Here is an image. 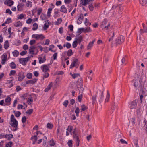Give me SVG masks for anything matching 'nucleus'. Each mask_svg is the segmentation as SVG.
<instances>
[{
	"label": "nucleus",
	"instance_id": "obj_47",
	"mask_svg": "<svg viewBox=\"0 0 147 147\" xmlns=\"http://www.w3.org/2000/svg\"><path fill=\"white\" fill-rule=\"evenodd\" d=\"M80 76V75L79 74H73L72 75V76L73 78L75 79L76 78L78 77V76Z\"/></svg>",
	"mask_w": 147,
	"mask_h": 147
},
{
	"label": "nucleus",
	"instance_id": "obj_44",
	"mask_svg": "<svg viewBox=\"0 0 147 147\" xmlns=\"http://www.w3.org/2000/svg\"><path fill=\"white\" fill-rule=\"evenodd\" d=\"M82 96V93H81L80 95L78 97V100L80 102H81V99Z\"/></svg>",
	"mask_w": 147,
	"mask_h": 147
},
{
	"label": "nucleus",
	"instance_id": "obj_15",
	"mask_svg": "<svg viewBox=\"0 0 147 147\" xmlns=\"http://www.w3.org/2000/svg\"><path fill=\"white\" fill-rule=\"evenodd\" d=\"M83 14H81L79 16L78 21L77 22V23L78 24H80L81 23L83 20Z\"/></svg>",
	"mask_w": 147,
	"mask_h": 147
},
{
	"label": "nucleus",
	"instance_id": "obj_59",
	"mask_svg": "<svg viewBox=\"0 0 147 147\" xmlns=\"http://www.w3.org/2000/svg\"><path fill=\"white\" fill-rule=\"evenodd\" d=\"M32 21V20L31 18H29L27 20L26 23L28 24H30Z\"/></svg>",
	"mask_w": 147,
	"mask_h": 147
},
{
	"label": "nucleus",
	"instance_id": "obj_14",
	"mask_svg": "<svg viewBox=\"0 0 147 147\" xmlns=\"http://www.w3.org/2000/svg\"><path fill=\"white\" fill-rule=\"evenodd\" d=\"M67 10L64 5H62L61 7L60 11L65 13H66Z\"/></svg>",
	"mask_w": 147,
	"mask_h": 147
},
{
	"label": "nucleus",
	"instance_id": "obj_26",
	"mask_svg": "<svg viewBox=\"0 0 147 147\" xmlns=\"http://www.w3.org/2000/svg\"><path fill=\"white\" fill-rule=\"evenodd\" d=\"M22 23L20 21H18L14 24V26L16 27L22 26Z\"/></svg>",
	"mask_w": 147,
	"mask_h": 147
},
{
	"label": "nucleus",
	"instance_id": "obj_40",
	"mask_svg": "<svg viewBox=\"0 0 147 147\" xmlns=\"http://www.w3.org/2000/svg\"><path fill=\"white\" fill-rule=\"evenodd\" d=\"M75 113L76 114V115L78 116L79 115V109L78 107H76L75 110Z\"/></svg>",
	"mask_w": 147,
	"mask_h": 147
},
{
	"label": "nucleus",
	"instance_id": "obj_36",
	"mask_svg": "<svg viewBox=\"0 0 147 147\" xmlns=\"http://www.w3.org/2000/svg\"><path fill=\"white\" fill-rule=\"evenodd\" d=\"M37 80L36 78H34L33 80H30L29 82H30V84H34L37 82Z\"/></svg>",
	"mask_w": 147,
	"mask_h": 147
},
{
	"label": "nucleus",
	"instance_id": "obj_35",
	"mask_svg": "<svg viewBox=\"0 0 147 147\" xmlns=\"http://www.w3.org/2000/svg\"><path fill=\"white\" fill-rule=\"evenodd\" d=\"M52 10V9L51 8H49L48 9V11H47V16L49 17L50 16H51L50 14Z\"/></svg>",
	"mask_w": 147,
	"mask_h": 147
},
{
	"label": "nucleus",
	"instance_id": "obj_17",
	"mask_svg": "<svg viewBox=\"0 0 147 147\" xmlns=\"http://www.w3.org/2000/svg\"><path fill=\"white\" fill-rule=\"evenodd\" d=\"M83 37L80 36H79L78 38H75V40L77 41L78 43L80 44L81 42L82 41Z\"/></svg>",
	"mask_w": 147,
	"mask_h": 147
},
{
	"label": "nucleus",
	"instance_id": "obj_1",
	"mask_svg": "<svg viewBox=\"0 0 147 147\" xmlns=\"http://www.w3.org/2000/svg\"><path fill=\"white\" fill-rule=\"evenodd\" d=\"M142 79L141 77L138 74H136L134 79L132 81L134 82V85L135 87L139 89L141 88V83Z\"/></svg>",
	"mask_w": 147,
	"mask_h": 147
},
{
	"label": "nucleus",
	"instance_id": "obj_5",
	"mask_svg": "<svg viewBox=\"0 0 147 147\" xmlns=\"http://www.w3.org/2000/svg\"><path fill=\"white\" fill-rule=\"evenodd\" d=\"M79 64V62L77 59H74L72 62L70 67V68L71 69L73 67H76L78 68Z\"/></svg>",
	"mask_w": 147,
	"mask_h": 147
},
{
	"label": "nucleus",
	"instance_id": "obj_25",
	"mask_svg": "<svg viewBox=\"0 0 147 147\" xmlns=\"http://www.w3.org/2000/svg\"><path fill=\"white\" fill-rule=\"evenodd\" d=\"M88 0H81L80 3L84 6H86L88 4Z\"/></svg>",
	"mask_w": 147,
	"mask_h": 147
},
{
	"label": "nucleus",
	"instance_id": "obj_42",
	"mask_svg": "<svg viewBox=\"0 0 147 147\" xmlns=\"http://www.w3.org/2000/svg\"><path fill=\"white\" fill-rule=\"evenodd\" d=\"M107 23V20H106L105 19L102 22L101 24V27H102V26H105L106 25Z\"/></svg>",
	"mask_w": 147,
	"mask_h": 147
},
{
	"label": "nucleus",
	"instance_id": "obj_12",
	"mask_svg": "<svg viewBox=\"0 0 147 147\" xmlns=\"http://www.w3.org/2000/svg\"><path fill=\"white\" fill-rule=\"evenodd\" d=\"M95 41L94 39L92 42H90L88 44L87 46V49L88 50H90L91 49L92 47L93 46L94 43Z\"/></svg>",
	"mask_w": 147,
	"mask_h": 147
},
{
	"label": "nucleus",
	"instance_id": "obj_28",
	"mask_svg": "<svg viewBox=\"0 0 147 147\" xmlns=\"http://www.w3.org/2000/svg\"><path fill=\"white\" fill-rule=\"evenodd\" d=\"M12 53L14 57H17L19 55V52L17 50H15Z\"/></svg>",
	"mask_w": 147,
	"mask_h": 147
},
{
	"label": "nucleus",
	"instance_id": "obj_20",
	"mask_svg": "<svg viewBox=\"0 0 147 147\" xmlns=\"http://www.w3.org/2000/svg\"><path fill=\"white\" fill-rule=\"evenodd\" d=\"M38 59H39V63L40 64L43 63L45 62L46 60L45 56H44L43 58H42L41 57H39Z\"/></svg>",
	"mask_w": 147,
	"mask_h": 147
},
{
	"label": "nucleus",
	"instance_id": "obj_62",
	"mask_svg": "<svg viewBox=\"0 0 147 147\" xmlns=\"http://www.w3.org/2000/svg\"><path fill=\"white\" fill-rule=\"evenodd\" d=\"M38 12L37 13V14L38 15H40L42 11V9L41 8H39L38 9Z\"/></svg>",
	"mask_w": 147,
	"mask_h": 147
},
{
	"label": "nucleus",
	"instance_id": "obj_60",
	"mask_svg": "<svg viewBox=\"0 0 147 147\" xmlns=\"http://www.w3.org/2000/svg\"><path fill=\"white\" fill-rule=\"evenodd\" d=\"M36 42V41L34 40H32L30 41V45H32L34 44Z\"/></svg>",
	"mask_w": 147,
	"mask_h": 147
},
{
	"label": "nucleus",
	"instance_id": "obj_10",
	"mask_svg": "<svg viewBox=\"0 0 147 147\" xmlns=\"http://www.w3.org/2000/svg\"><path fill=\"white\" fill-rule=\"evenodd\" d=\"M48 21L49 20H46L45 21V23L44 24L43 27V29L45 30H46L49 26V22Z\"/></svg>",
	"mask_w": 147,
	"mask_h": 147
},
{
	"label": "nucleus",
	"instance_id": "obj_19",
	"mask_svg": "<svg viewBox=\"0 0 147 147\" xmlns=\"http://www.w3.org/2000/svg\"><path fill=\"white\" fill-rule=\"evenodd\" d=\"M24 4L22 3H20L18 4L17 6V9L18 11H21L23 8Z\"/></svg>",
	"mask_w": 147,
	"mask_h": 147
},
{
	"label": "nucleus",
	"instance_id": "obj_7",
	"mask_svg": "<svg viewBox=\"0 0 147 147\" xmlns=\"http://www.w3.org/2000/svg\"><path fill=\"white\" fill-rule=\"evenodd\" d=\"M29 60V57H26L24 58H20L19 59V61L20 63L23 65H25L26 63Z\"/></svg>",
	"mask_w": 147,
	"mask_h": 147
},
{
	"label": "nucleus",
	"instance_id": "obj_37",
	"mask_svg": "<svg viewBox=\"0 0 147 147\" xmlns=\"http://www.w3.org/2000/svg\"><path fill=\"white\" fill-rule=\"evenodd\" d=\"M47 128L51 129L53 127V124L48 123L47 124Z\"/></svg>",
	"mask_w": 147,
	"mask_h": 147
},
{
	"label": "nucleus",
	"instance_id": "obj_51",
	"mask_svg": "<svg viewBox=\"0 0 147 147\" xmlns=\"http://www.w3.org/2000/svg\"><path fill=\"white\" fill-rule=\"evenodd\" d=\"M68 103V100H66L63 103V104L65 107H66L67 106Z\"/></svg>",
	"mask_w": 147,
	"mask_h": 147
},
{
	"label": "nucleus",
	"instance_id": "obj_21",
	"mask_svg": "<svg viewBox=\"0 0 147 147\" xmlns=\"http://www.w3.org/2000/svg\"><path fill=\"white\" fill-rule=\"evenodd\" d=\"M13 135L12 134H9L5 135V137L9 140H10L13 138Z\"/></svg>",
	"mask_w": 147,
	"mask_h": 147
},
{
	"label": "nucleus",
	"instance_id": "obj_9",
	"mask_svg": "<svg viewBox=\"0 0 147 147\" xmlns=\"http://www.w3.org/2000/svg\"><path fill=\"white\" fill-rule=\"evenodd\" d=\"M7 59V55L6 54H4L3 55L2 57L1 63L4 65Z\"/></svg>",
	"mask_w": 147,
	"mask_h": 147
},
{
	"label": "nucleus",
	"instance_id": "obj_43",
	"mask_svg": "<svg viewBox=\"0 0 147 147\" xmlns=\"http://www.w3.org/2000/svg\"><path fill=\"white\" fill-rule=\"evenodd\" d=\"M26 5L27 7H31L32 6V3L31 1H28L26 3Z\"/></svg>",
	"mask_w": 147,
	"mask_h": 147
},
{
	"label": "nucleus",
	"instance_id": "obj_55",
	"mask_svg": "<svg viewBox=\"0 0 147 147\" xmlns=\"http://www.w3.org/2000/svg\"><path fill=\"white\" fill-rule=\"evenodd\" d=\"M73 129V127L72 126H69L67 130L69 132H71Z\"/></svg>",
	"mask_w": 147,
	"mask_h": 147
},
{
	"label": "nucleus",
	"instance_id": "obj_33",
	"mask_svg": "<svg viewBox=\"0 0 147 147\" xmlns=\"http://www.w3.org/2000/svg\"><path fill=\"white\" fill-rule=\"evenodd\" d=\"M110 26V24L109 23L107 25L105 26H103L102 28L103 29H104L105 30H108V28Z\"/></svg>",
	"mask_w": 147,
	"mask_h": 147
},
{
	"label": "nucleus",
	"instance_id": "obj_11",
	"mask_svg": "<svg viewBox=\"0 0 147 147\" xmlns=\"http://www.w3.org/2000/svg\"><path fill=\"white\" fill-rule=\"evenodd\" d=\"M76 128L74 129V130L73 134V138L74 139H75L76 141H77L78 140H80L78 134H77L75 130H76Z\"/></svg>",
	"mask_w": 147,
	"mask_h": 147
},
{
	"label": "nucleus",
	"instance_id": "obj_54",
	"mask_svg": "<svg viewBox=\"0 0 147 147\" xmlns=\"http://www.w3.org/2000/svg\"><path fill=\"white\" fill-rule=\"evenodd\" d=\"M77 44H78V43L77 42V41H76L75 40V41H74L73 43V44H72L73 47L74 48H75L76 47H77Z\"/></svg>",
	"mask_w": 147,
	"mask_h": 147
},
{
	"label": "nucleus",
	"instance_id": "obj_46",
	"mask_svg": "<svg viewBox=\"0 0 147 147\" xmlns=\"http://www.w3.org/2000/svg\"><path fill=\"white\" fill-rule=\"evenodd\" d=\"M67 144L69 147H72V141L71 140H69Z\"/></svg>",
	"mask_w": 147,
	"mask_h": 147
},
{
	"label": "nucleus",
	"instance_id": "obj_53",
	"mask_svg": "<svg viewBox=\"0 0 147 147\" xmlns=\"http://www.w3.org/2000/svg\"><path fill=\"white\" fill-rule=\"evenodd\" d=\"M117 109V107L116 106L114 105L111 109V112L112 113H113L114 111L115 110H116Z\"/></svg>",
	"mask_w": 147,
	"mask_h": 147
},
{
	"label": "nucleus",
	"instance_id": "obj_48",
	"mask_svg": "<svg viewBox=\"0 0 147 147\" xmlns=\"http://www.w3.org/2000/svg\"><path fill=\"white\" fill-rule=\"evenodd\" d=\"M81 111H84L86 109V107L84 105H83L81 106Z\"/></svg>",
	"mask_w": 147,
	"mask_h": 147
},
{
	"label": "nucleus",
	"instance_id": "obj_64",
	"mask_svg": "<svg viewBox=\"0 0 147 147\" xmlns=\"http://www.w3.org/2000/svg\"><path fill=\"white\" fill-rule=\"evenodd\" d=\"M23 49L25 50H27L28 49V46L27 45L25 44L23 46Z\"/></svg>",
	"mask_w": 147,
	"mask_h": 147
},
{
	"label": "nucleus",
	"instance_id": "obj_6",
	"mask_svg": "<svg viewBox=\"0 0 147 147\" xmlns=\"http://www.w3.org/2000/svg\"><path fill=\"white\" fill-rule=\"evenodd\" d=\"M32 38H35L37 40L39 39L43 40L44 38L45 37L42 34H33L32 36Z\"/></svg>",
	"mask_w": 147,
	"mask_h": 147
},
{
	"label": "nucleus",
	"instance_id": "obj_32",
	"mask_svg": "<svg viewBox=\"0 0 147 147\" xmlns=\"http://www.w3.org/2000/svg\"><path fill=\"white\" fill-rule=\"evenodd\" d=\"M9 65L11 69H14L16 68V65L13 62H11L10 63Z\"/></svg>",
	"mask_w": 147,
	"mask_h": 147
},
{
	"label": "nucleus",
	"instance_id": "obj_3",
	"mask_svg": "<svg viewBox=\"0 0 147 147\" xmlns=\"http://www.w3.org/2000/svg\"><path fill=\"white\" fill-rule=\"evenodd\" d=\"M78 88L80 92L82 93L84 90V88L83 87L82 80L81 78H80L78 80Z\"/></svg>",
	"mask_w": 147,
	"mask_h": 147
},
{
	"label": "nucleus",
	"instance_id": "obj_57",
	"mask_svg": "<svg viewBox=\"0 0 147 147\" xmlns=\"http://www.w3.org/2000/svg\"><path fill=\"white\" fill-rule=\"evenodd\" d=\"M12 143H13V142H11V141L7 143V144L6 145V146L7 147H8V146L9 147H11V146L12 144Z\"/></svg>",
	"mask_w": 147,
	"mask_h": 147
},
{
	"label": "nucleus",
	"instance_id": "obj_29",
	"mask_svg": "<svg viewBox=\"0 0 147 147\" xmlns=\"http://www.w3.org/2000/svg\"><path fill=\"white\" fill-rule=\"evenodd\" d=\"M38 25L36 23H34L33 25V27L32 29V30L34 31H35L37 30L38 28Z\"/></svg>",
	"mask_w": 147,
	"mask_h": 147
},
{
	"label": "nucleus",
	"instance_id": "obj_2",
	"mask_svg": "<svg viewBox=\"0 0 147 147\" xmlns=\"http://www.w3.org/2000/svg\"><path fill=\"white\" fill-rule=\"evenodd\" d=\"M11 122L12 123L10 124L14 127H17L18 126V122L15 119L14 115L12 114L11 116Z\"/></svg>",
	"mask_w": 147,
	"mask_h": 147
},
{
	"label": "nucleus",
	"instance_id": "obj_4",
	"mask_svg": "<svg viewBox=\"0 0 147 147\" xmlns=\"http://www.w3.org/2000/svg\"><path fill=\"white\" fill-rule=\"evenodd\" d=\"M124 37L123 36H121L118 37L115 40V45H117L121 44L124 41Z\"/></svg>",
	"mask_w": 147,
	"mask_h": 147
},
{
	"label": "nucleus",
	"instance_id": "obj_31",
	"mask_svg": "<svg viewBox=\"0 0 147 147\" xmlns=\"http://www.w3.org/2000/svg\"><path fill=\"white\" fill-rule=\"evenodd\" d=\"M62 20L61 18H59L57 19V21L55 22V25L59 24L62 22Z\"/></svg>",
	"mask_w": 147,
	"mask_h": 147
},
{
	"label": "nucleus",
	"instance_id": "obj_56",
	"mask_svg": "<svg viewBox=\"0 0 147 147\" xmlns=\"http://www.w3.org/2000/svg\"><path fill=\"white\" fill-rule=\"evenodd\" d=\"M89 8L91 11H92L94 9V7L92 4H90L89 5Z\"/></svg>",
	"mask_w": 147,
	"mask_h": 147
},
{
	"label": "nucleus",
	"instance_id": "obj_45",
	"mask_svg": "<svg viewBox=\"0 0 147 147\" xmlns=\"http://www.w3.org/2000/svg\"><path fill=\"white\" fill-rule=\"evenodd\" d=\"M32 74L30 73H28L26 76L27 77L28 79H30L32 78Z\"/></svg>",
	"mask_w": 147,
	"mask_h": 147
},
{
	"label": "nucleus",
	"instance_id": "obj_58",
	"mask_svg": "<svg viewBox=\"0 0 147 147\" xmlns=\"http://www.w3.org/2000/svg\"><path fill=\"white\" fill-rule=\"evenodd\" d=\"M82 28H79L78 29V30L77 32L78 33H81L82 32H84V30L82 29H81Z\"/></svg>",
	"mask_w": 147,
	"mask_h": 147
},
{
	"label": "nucleus",
	"instance_id": "obj_30",
	"mask_svg": "<svg viewBox=\"0 0 147 147\" xmlns=\"http://www.w3.org/2000/svg\"><path fill=\"white\" fill-rule=\"evenodd\" d=\"M110 97V95L109 92L108 91H107V95L106 96V98L105 99V102H107L109 100Z\"/></svg>",
	"mask_w": 147,
	"mask_h": 147
},
{
	"label": "nucleus",
	"instance_id": "obj_18",
	"mask_svg": "<svg viewBox=\"0 0 147 147\" xmlns=\"http://www.w3.org/2000/svg\"><path fill=\"white\" fill-rule=\"evenodd\" d=\"M81 29L84 30V33L89 32L92 31V30L89 27H88L86 28H82Z\"/></svg>",
	"mask_w": 147,
	"mask_h": 147
},
{
	"label": "nucleus",
	"instance_id": "obj_22",
	"mask_svg": "<svg viewBox=\"0 0 147 147\" xmlns=\"http://www.w3.org/2000/svg\"><path fill=\"white\" fill-rule=\"evenodd\" d=\"M41 68L42 71L44 72H46L49 70L48 67L46 65H43L42 67Z\"/></svg>",
	"mask_w": 147,
	"mask_h": 147
},
{
	"label": "nucleus",
	"instance_id": "obj_52",
	"mask_svg": "<svg viewBox=\"0 0 147 147\" xmlns=\"http://www.w3.org/2000/svg\"><path fill=\"white\" fill-rule=\"evenodd\" d=\"M33 111V109H30L26 111V113L27 114L30 115L32 113Z\"/></svg>",
	"mask_w": 147,
	"mask_h": 147
},
{
	"label": "nucleus",
	"instance_id": "obj_50",
	"mask_svg": "<svg viewBox=\"0 0 147 147\" xmlns=\"http://www.w3.org/2000/svg\"><path fill=\"white\" fill-rule=\"evenodd\" d=\"M142 111V109L141 108H140L138 109L137 110V113L138 115L139 116L140 114V113Z\"/></svg>",
	"mask_w": 147,
	"mask_h": 147
},
{
	"label": "nucleus",
	"instance_id": "obj_27",
	"mask_svg": "<svg viewBox=\"0 0 147 147\" xmlns=\"http://www.w3.org/2000/svg\"><path fill=\"white\" fill-rule=\"evenodd\" d=\"M74 52L72 51V49H69L68 50L67 54V56L69 57L74 54Z\"/></svg>",
	"mask_w": 147,
	"mask_h": 147
},
{
	"label": "nucleus",
	"instance_id": "obj_8",
	"mask_svg": "<svg viewBox=\"0 0 147 147\" xmlns=\"http://www.w3.org/2000/svg\"><path fill=\"white\" fill-rule=\"evenodd\" d=\"M18 80L19 81L22 80L23 79L25 78V76L23 73H19L18 75Z\"/></svg>",
	"mask_w": 147,
	"mask_h": 147
},
{
	"label": "nucleus",
	"instance_id": "obj_61",
	"mask_svg": "<svg viewBox=\"0 0 147 147\" xmlns=\"http://www.w3.org/2000/svg\"><path fill=\"white\" fill-rule=\"evenodd\" d=\"M66 47L67 49H69L71 48V45L69 43L67 42L66 43Z\"/></svg>",
	"mask_w": 147,
	"mask_h": 147
},
{
	"label": "nucleus",
	"instance_id": "obj_41",
	"mask_svg": "<svg viewBox=\"0 0 147 147\" xmlns=\"http://www.w3.org/2000/svg\"><path fill=\"white\" fill-rule=\"evenodd\" d=\"M14 112L15 113V116L16 117H19L21 114V113L20 111H17V112H15V111H14Z\"/></svg>",
	"mask_w": 147,
	"mask_h": 147
},
{
	"label": "nucleus",
	"instance_id": "obj_24",
	"mask_svg": "<svg viewBox=\"0 0 147 147\" xmlns=\"http://www.w3.org/2000/svg\"><path fill=\"white\" fill-rule=\"evenodd\" d=\"M9 47V43L8 40H6L4 43V47L5 49H7Z\"/></svg>",
	"mask_w": 147,
	"mask_h": 147
},
{
	"label": "nucleus",
	"instance_id": "obj_49",
	"mask_svg": "<svg viewBox=\"0 0 147 147\" xmlns=\"http://www.w3.org/2000/svg\"><path fill=\"white\" fill-rule=\"evenodd\" d=\"M11 101V99L10 97L7 96L5 99V102L6 103L9 102Z\"/></svg>",
	"mask_w": 147,
	"mask_h": 147
},
{
	"label": "nucleus",
	"instance_id": "obj_38",
	"mask_svg": "<svg viewBox=\"0 0 147 147\" xmlns=\"http://www.w3.org/2000/svg\"><path fill=\"white\" fill-rule=\"evenodd\" d=\"M51 83L50 84H49L48 86H47V87L45 89V92H46L47 91H48V90H49L51 88V87L52 86V85L51 84V83Z\"/></svg>",
	"mask_w": 147,
	"mask_h": 147
},
{
	"label": "nucleus",
	"instance_id": "obj_16",
	"mask_svg": "<svg viewBox=\"0 0 147 147\" xmlns=\"http://www.w3.org/2000/svg\"><path fill=\"white\" fill-rule=\"evenodd\" d=\"M137 106V102L136 100H134L132 102L131 104L130 107L131 109H134L136 108Z\"/></svg>",
	"mask_w": 147,
	"mask_h": 147
},
{
	"label": "nucleus",
	"instance_id": "obj_63",
	"mask_svg": "<svg viewBox=\"0 0 147 147\" xmlns=\"http://www.w3.org/2000/svg\"><path fill=\"white\" fill-rule=\"evenodd\" d=\"M27 53V51H24L21 52L20 53V54L21 55L23 56L25 55Z\"/></svg>",
	"mask_w": 147,
	"mask_h": 147
},
{
	"label": "nucleus",
	"instance_id": "obj_34",
	"mask_svg": "<svg viewBox=\"0 0 147 147\" xmlns=\"http://www.w3.org/2000/svg\"><path fill=\"white\" fill-rule=\"evenodd\" d=\"M33 102L32 97L30 96V98H28V100L27 101V102L28 104H31V102Z\"/></svg>",
	"mask_w": 147,
	"mask_h": 147
},
{
	"label": "nucleus",
	"instance_id": "obj_39",
	"mask_svg": "<svg viewBox=\"0 0 147 147\" xmlns=\"http://www.w3.org/2000/svg\"><path fill=\"white\" fill-rule=\"evenodd\" d=\"M31 140L32 141H36L37 140V137L36 136H32L31 138Z\"/></svg>",
	"mask_w": 147,
	"mask_h": 147
},
{
	"label": "nucleus",
	"instance_id": "obj_23",
	"mask_svg": "<svg viewBox=\"0 0 147 147\" xmlns=\"http://www.w3.org/2000/svg\"><path fill=\"white\" fill-rule=\"evenodd\" d=\"M140 3L142 6H145L147 4V0H140Z\"/></svg>",
	"mask_w": 147,
	"mask_h": 147
},
{
	"label": "nucleus",
	"instance_id": "obj_13",
	"mask_svg": "<svg viewBox=\"0 0 147 147\" xmlns=\"http://www.w3.org/2000/svg\"><path fill=\"white\" fill-rule=\"evenodd\" d=\"M5 4H7L9 6H11L14 3V2L13 1H11V0H6L5 1Z\"/></svg>",
	"mask_w": 147,
	"mask_h": 147
}]
</instances>
